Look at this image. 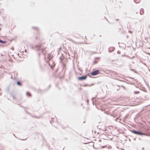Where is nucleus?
<instances>
[{"label":"nucleus","instance_id":"1","mask_svg":"<svg viewBox=\"0 0 150 150\" xmlns=\"http://www.w3.org/2000/svg\"><path fill=\"white\" fill-rule=\"evenodd\" d=\"M68 40L73 41L74 43L76 44H89L91 43L92 42V38H84L83 41H79L77 42H75L73 41L71 38L68 39Z\"/></svg>","mask_w":150,"mask_h":150},{"label":"nucleus","instance_id":"2","mask_svg":"<svg viewBox=\"0 0 150 150\" xmlns=\"http://www.w3.org/2000/svg\"><path fill=\"white\" fill-rule=\"evenodd\" d=\"M130 131L136 135L140 136L145 135V134L142 131L139 130H137L134 129H133L132 130H131Z\"/></svg>","mask_w":150,"mask_h":150},{"label":"nucleus","instance_id":"3","mask_svg":"<svg viewBox=\"0 0 150 150\" xmlns=\"http://www.w3.org/2000/svg\"><path fill=\"white\" fill-rule=\"evenodd\" d=\"M42 45L41 43H38L35 46H31L30 47L32 49L35 50L37 51H39L40 50V47H41Z\"/></svg>","mask_w":150,"mask_h":150},{"label":"nucleus","instance_id":"4","mask_svg":"<svg viewBox=\"0 0 150 150\" xmlns=\"http://www.w3.org/2000/svg\"><path fill=\"white\" fill-rule=\"evenodd\" d=\"M100 70H94V69H93V71L91 72L90 74L92 76H94L100 74Z\"/></svg>","mask_w":150,"mask_h":150},{"label":"nucleus","instance_id":"5","mask_svg":"<svg viewBox=\"0 0 150 150\" xmlns=\"http://www.w3.org/2000/svg\"><path fill=\"white\" fill-rule=\"evenodd\" d=\"M87 78V75H85L82 76H79L78 77V79L79 81H83L86 79Z\"/></svg>","mask_w":150,"mask_h":150},{"label":"nucleus","instance_id":"6","mask_svg":"<svg viewBox=\"0 0 150 150\" xmlns=\"http://www.w3.org/2000/svg\"><path fill=\"white\" fill-rule=\"evenodd\" d=\"M25 112H26L29 115H30V116H31L32 117H33V118H39L40 117H38L37 116H34V115H31V114L30 113H29L26 110H25Z\"/></svg>","mask_w":150,"mask_h":150},{"label":"nucleus","instance_id":"7","mask_svg":"<svg viewBox=\"0 0 150 150\" xmlns=\"http://www.w3.org/2000/svg\"><path fill=\"white\" fill-rule=\"evenodd\" d=\"M115 49V48L114 47H110L108 48V52H111L113 51Z\"/></svg>","mask_w":150,"mask_h":150},{"label":"nucleus","instance_id":"8","mask_svg":"<svg viewBox=\"0 0 150 150\" xmlns=\"http://www.w3.org/2000/svg\"><path fill=\"white\" fill-rule=\"evenodd\" d=\"M22 82L17 81L16 82V84L19 86H21L22 85Z\"/></svg>","mask_w":150,"mask_h":150},{"label":"nucleus","instance_id":"9","mask_svg":"<svg viewBox=\"0 0 150 150\" xmlns=\"http://www.w3.org/2000/svg\"><path fill=\"white\" fill-rule=\"evenodd\" d=\"M48 57L47 58V59H48L49 60H50L53 58L51 56V55L50 54H48Z\"/></svg>","mask_w":150,"mask_h":150},{"label":"nucleus","instance_id":"10","mask_svg":"<svg viewBox=\"0 0 150 150\" xmlns=\"http://www.w3.org/2000/svg\"><path fill=\"white\" fill-rule=\"evenodd\" d=\"M48 64L49 66L52 69H53V68L55 66V64L54 63V62H53V66H52L50 64V63H49V62H48Z\"/></svg>","mask_w":150,"mask_h":150},{"label":"nucleus","instance_id":"11","mask_svg":"<svg viewBox=\"0 0 150 150\" xmlns=\"http://www.w3.org/2000/svg\"><path fill=\"white\" fill-rule=\"evenodd\" d=\"M93 84H90L89 85L87 84H84L83 85H82V86H83L86 87H87L88 86H93Z\"/></svg>","mask_w":150,"mask_h":150},{"label":"nucleus","instance_id":"12","mask_svg":"<svg viewBox=\"0 0 150 150\" xmlns=\"http://www.w3.org/2000/svg\"><path fill=\"white\" fill-rule=\"evenodd\" d=\"M6 43V41L2 40L0 39V43H2L3 44H4Z\"/></svg>","mask_w":150,"mask_h":150},{"label":"nucleus","instance_id":"13","mask_svg":"<svg viewBox=\"0 0 150 150\" xmlns=\"http://www.w3.org/2000/svg\"><path fill=\"white\" fill-rule=\"evenodd\" d=\"M26 95L30 97L31 96V93L29 92L28 91L26 92Z\"/></svg>","mask_w":150,"mask_h":150},{"label":"nucleus","instance_id":"14","mask_svg":"<svg viewBox=\"0 0 150 150\" xmlns=\"http://www.w3.org/2000/svg\"><path fill=\"white\" fill-rule=\"evenodd\" d=\"M125 56L131 59H132L135 57V56H133L132 57H129L128 56H127V55H125Z\"/></svg>","mask_w":150,"mask_h":150},{"label":"nucleus","instance_id":"15","mask_svg":"<svg viewBox=\"0 0 150 150\" xmlns=\"http://www.w3.org/2000/svg\"><path fill=\"white\" fill-rule=\"evenodd\" d=\"M41 47H40V50H39V51H41L42 52H43L45 50V48H43V49H41Z\"/></svg>","mask_w":150,"mask_h":150},{"label":"nucleus","instance_id":"16","mask_svg":"<svg viewBox=\"0 0 150 150\" xmlns=\"http://www.w3.org/2000/svg\"><path fill=\"white\" fill-rule=\"evenodd\" d=\"M63 70H64V73H65V71H66V69H65V67L66 65L64 64H63Z\"/></svg>","mask_w":150,"mask_h":150},{"label":"nucleus","instance_id":"17","mask_svg":"<svg viewBox=\"0 0 150 150\" xmlns=\"http://www.w3.org/2000/svg\"><path fill=\"white\" fill-rule=\"evenodd\" d=\"M42 91L40 89H38L37 91L36 92H37L38 93H42Z\"/></svg>","mask_w":150,"mask_h":150},{"label":"nucleus","instance_id":"18","mask_svg":"<svg viewBox=\"0 0 150 150\" xmlns=\"http://www.w3.org/2000/svg\"><path fill=\"white\" fill-rule=\"evenodd\" d=\"M130 70L133 72H134L135 73H137V72L134 69H131Z\"/></svg>","mask_w":150,"mask_h":150},{"label":"nucleus","instance_id":"19","mask_svg":"<svg viewBox=\"0 0 150 150\" xmlns=\"http://www.w3.org/2000/svg\"><path fill=\"white\" fill-rule=\"evenodd\" d=\"M139 92H140L139 91H135L134 92V93L135 94H137L139 93Z\"/></svg>","mask_w":150,"mask_h":150},{"label":"nucleus","instance_id":"20","mask_svg":"<svg viewBox=\"0 0 150 150\" xmlns=\"http://www.w3.org/2000/svg\"><path fill=\"white\" fill-rule=\"evenodd\" d=\"M11 95L12 96L13 98V99H15L16 97H15L13 95H12L11 93H10Z\"/></svg>","mask_w":150,"mask_h":150},{"label":"nucleus","instance_id":"21","mask_svg":"<svg viewBox=\"0 0 150 150\" xmlns=\"http://www.w3.org/2000/svg\"><path fill=\"white\" fill-rule=\"evenodd\" d=\"M33 91H35V92H37V90H38V89H36L35 88H33Z\"/></svg>","mask_w":150,"mask_h":150},{"label":"nucleus","instance_id":"22","mask_svg":"<svg viewBox=\"0 0 150 150\" xmlns=\"http://www.w3.org/2000/svg\"><path fill=\"white\" fill-rule=\"evenodd\" d=\"M97 62H98L97 61H96V60H94L93 61V64H96L97 63Z\"/></svg>","mask_w":150,"mask_h":150},{"label":"nucleus","instance_id":"23","mask_svg":"<svg viewBox=\"0 0 150 150\" xmlns=\"http://www.w3.org/2000/svg\"><path fill=\"white\" fill-rule=\"evenodd\" d=\"M144 39H145V40H146V42H148V39L149 38H144Z\"/></svg>","mask_w":150,"mask_h":150},{"label":"nucleus","instance_id":"24","mask_svg":"<svg viewBox=\"0 0 150 150\" xmlns=\"http://www.w3.org/2000/svg\"><path fill=\"white\" fill-rule=\"evenodd\" d=\"M13 73L15 74H16V76H17V75H18V73L16 72V71H14L13 72Z\"/></svg>","mask_w":150,"mask_h":150},{"label":"nucleus","instance_id":"25","mask_svg":"<svg viewBox=\"0 0 150 150\" xmlns=\"http://www.w3.org/2000/svg\"><path fill=\"white\" fill-rule=\"evenodd\" d=\"M117 53L118 54H120L121 53V52L120 51L118 50L117 51Z\"/></svg>","mask_w":150,"mask_h":150},{"label":"nucleus","instance_id":"26","mask_svg":"<svg viewBox=\"0 0 150 150\" xmlns=\"http://www.w3.org/2000/svg\"><path fill=\"white\" fill-rule=\"evenodd\" d=\"M119 118H118V117H117V118L115 119V121H118V120H119Z\"/></svg>","mask_w":150,"mask_h":150},{"label":"nucleus","instance_id":"27","mask_svg":"<svg viewBox=\"0 0 150 150\" xmlns=\"http://www.w3.org/2000/svg\"><path fill=\"white\" fill-rule=\"evenodd\" d=\"M50 123L53 126V125L52 124L53 121H50Z\"/></svg>","mask_w":150,"mask_h":150},{"label":"nucleus","instance_id":"28","mask_svg":"<svg viewBox=\"0 0 150 150\" xmlns=\"http://www.w3.org/2000/svg\"><path fill=\"white\" fill-rule=\"evenodd\" d=\"M122 87L125 89L126 88L123 86H122Z\"/></svg>","mask_w":150,"mask_h":150},{"label":"nucleus","instance_id":"29","mask_svg":"<svg viewBox=\"0 0 150 150\" xmlns=\"http://www.w3.org/2000/svg\"><path fill=\"white\" fill-rule=\"evenodd\" d=\"M20 107H22V108H24V109H25V110H26L25 109V107H24L23 106H21V105H20Z\"/></svg>","mask_w":150,"mask_h":150},{"label":"nucleus","instance_id":"30","mask_svg":"<svg viewBox=\"0 0 150 150\" xmlns=\"http://www.w3.org/2000/svg\"><path fill=\"white\" fill-rule=\"evenodd\" d=\"M20 140H23V141H24V140H26V139H20Z\"/></svg>","mask_w":150,"mask_h":150},{"label":"nucleus","instance_id":"31","mask_svg":"<svg viewBox=\"0 0 150 150\" xmlns=\"http://www.w3.org/2000/svg\"><path fill=\"white\" fill-rule=\"evenodd\" d=\"M58 71V68L55 71V73H57Z\"/></svg>","mask_w":150,"mask_h":150},{"label":"nucleus","instance_id":"32","mask_svg":"<svg viewBox=\"0 0 150 150\" xmlns=\"http://www.w3.org/2000/svg\"><path fill=\"white\" fill-rule=\"evenodd\" d=\"M62 49V47H60L59 48V50H61Z\"/></svg>","mask_w":150,"mask_h":150},{"label":"nucleus","instance_id":"33","mask_svg":"<svg viewBox=\"0 0 150 150\" xmlns=\"http://www.w3.org/2000/svg\"><path fill=\"white\" fill-rule=\"evenodd\" d=\"M11 50H14V47H13L12 48H11Z\"/></svg>","mask_w":150,"mask_h":150},{"label":"nucleus","instance_id":"34","mask_svg":"<svg viewBox=\"0 0 150 150\" xmlns=\"http://www.w3.org/2000/svg\"><path fill=\"white\" fill-rule=\"evenodd\" d=\"M41 55V54L40 53H38V55L39 56H40Z\"/></svg>","mask_w":150,"mask_h":150},{"label":"nucleus","instance_id":"35","mask_svg":"<svg viewBox=\"0 0 150 150\" xmlns=\"http://www.w3.org/2000/svg\"><path fill=\"white\" fill-rule=\"evenodd\" d=\"M25 52L26 53L27 52V50L26 49H25L24 50Z\"/></svg>","mask_w":150,"mask_h":150},{"label":"nucleus","instance_id":"36","mask_svg":"<svg viewBox=\"0 0 150 150\" xmlns=\"http://www.w3.org/2000/svg\"><path fill=\"white\" fill-rule=\"evenodd\" d=\"M11 79H13V76H11Z\"/></svg>","mask_w":150,"mask_h":150},{"label":"nucleus","instance_id":"37","mask_svg":"<svg viewBox=\"0 0 150 150\" xmlns=\"http://www.w3.org/2000/svg\"><path fill=\"white\" fill-rule=\"evenodd\" d=\"M125 55H122V57H123V56H125V57H126V56H125Z\"/></svg>","mask_w":150,"mask_h":150},{"label":"nucleus","instance_id":"38","mask_svg":"<svg viewBox=\"0 0 150 150\" xmlns=\"http://www.w3.org/2000/svg\"><path fill=\"white\" fill-rule=\"evenodd\" d=\"M56 122H57L58 124V122H57V119H56Z\"/></svg>","mask_w":150,"mask_h":150},{"label":"nucleus","instance_id":"39","mask_svg":"<svg viewBox=\"0 0 150 150\" xmlns=\"http://www.w3.org/2000/svg\"><path fill=\"white\" fill-rule=\"evenodd\" d=\"M79 90H82V88H80L79 89Z\"/></svg>","mask_w":150,"mask_h":150},{"label":"nucleus","instance_id":"40","mask_svg":"<svg viewBox=\"0 0 150 150\" xmlns=\"http://www.w3.org/2000/svg\"><path fill=\"white\" fill-rule=\"evenodd\" d=\"M88 101H89V100H87V102L88 103Z\"/></svg>","mask_w":150,"mask_h":150},{"label":"nucleus","instance_id":"41","mask_svg":"<svg viewBox=\"0 0 150 150\" xmlns=\"http://www.w3.org/2000/svg\"><path fill=\"white\" fill-rule=\"evenodd\" d=\"M50 86H51V85H50L49 86V88L50 87Z\"/></svg>","mask_w":150,"mask_h":150},{"label":"nucleus","instance_id":"42","mask_svg":"<svg viewBox=\"0 0 150 150\" xmlns=\"http://www.w3.org/2000/svg\"><path fill=\"white\" fill-rule=\"evenodd\" d=\"M12 40H13V39H12V40H10V41H11H11H12Z\"/></svg>","mask_w":150,"mask_h":150},{"label":"nucleus","instance_id":"43","mask_svg":"<svg viewBox=\"0 0 150 150\" xmlns=\"http://www.w3.org/2000/svg\"><path fill=\"white\" fill-rule=\"evenodd\" d=\"M149 71L150 72V69H149Z\"/></svg>","mask_w":150,"mask_h":150},{"label":"nucleus","instance_id":"44","mask_svg":"<svg viewBox=\"0 0 150 150\" xmlns=\"http://www.w3.org/2000/svg\"><path fill=\"white\" fill-rule=\"evenodd\" d=\"M18 105H19L20 106V104H18Z\"/></svg>","mask_w":150,"mask_h":150},{"label":"nucleus","instance_id":"45","mask_svg":"<svg viewBox=\"0 0 150 150\" xmlns=\"http://www.w3.org/2000/svg\"><path fill=\"white\" fill-rule=\"evenodd\" d=\"M143 10L142 9H141V11H142Z\"/></svg>","mask_w":150,"mask_h":150},{"label":"nucleus","instance_id":"46","mask_svg":"<svg viewBox=\"0 0 150 150\" xmlns=\"http://www.w3.org/2000/svg\"><path fill=\"white\" fill-rule=\"evenodd\" d=\"M79 69V70H80V68H79V69Z\"/></svg>","mask_w":150,"mask_h":150},{"label":"nucleus","instance_id":"47","mask_svg":"<svg viewBox=\"0 0 150 150\" xmlns=\"http://www.w3.org/2000/svg\"><path fill=\"white\" fill-rule=\"evenodd\" d=\"M85 121H84V122H83V123H85Z\"/></svg>","mask_w":150,"mask_h":150},{"label":"nucleus","instance_id":"48","mask_svg":"<svg viewBox=\"0 0 150 150\" xmlns=\"http://www.w3.org/2000/svg\"><path fill=\"white\" fill-rule=\"evenodd\" d=\"M13 136H15V135H14V134H13Z\"/></svg>","mask_w":150,"mask_h":150},{"label":"nucleus","instance_id":"49","mask_svg":"<svg viewBox=\"0 0 150 150\" xmlns=\"http://www.w3.org/2000/svg\"><path fill=\"white\" fill-rule=\"evenodd\" d=\"M119 47H120V45H119Z\"/></svg>","mask_w":150,"mask_h":150},{"label":"nucleus","instance_id":"50","mask_svg":"<svg viewBox=\"0 0 150 150\" xmlns=\"http://www.w3.org/2000/svg\"><path fill=\"white\" fill-rule=\"evenodd\" d=\"M1 55L3 56V55H2V54H1Z\"/></svg>","mask_w":150,"mask_h":150},{"label":"nucleus","instance_id":"51","mask_svg":"<svg viewBox=\"0 0 150 150\" xmlns=\"http://www.w3.org/2000/svg\"><path fill=\"white\" fill-rule=\"evenodd\" d=\"M134 140H135V139L134 138Z\"/></svg>","mask_w":150,"mask_h":150},{"label":"nucleus","instance_id":"52","mask_svg":"<svg viewBox=\"0 0 150 150\" xmlns=\"http://www.w3.org/2000/svg\"><path fill=\"white\" fill-rule=\"evenodd\" d=\"M7 99H8V100H9L8 98Z\"/></svg>","mask_w":150,"mask_h":150},{"label":"nucleus","instance_id":"53","mask_svg":"<svg viewBox=\"0 0 150 150\" xmlns=\"http://www.w3.org/2000/svg\"><path fill=\"white\" fill-rule=\"evenodd\" d=\"M129 140L130 141V139H129Z\"/></svg>","mask_w":150,"mask_h":150},{"label":"nucleus","instance_id":"54","mask_svg":"<svg viewBox=\"0 0 150 150\" xmlns=\"http://www.w3.org/2000/svg\"><path fill=\"white\" fill-rule=\"evenodd\" d=\"M1 93H0V95H1Z\"/></svg>","mask_w":150,"mask_h":150}]
</instances>
